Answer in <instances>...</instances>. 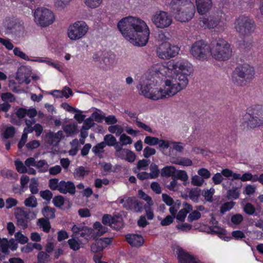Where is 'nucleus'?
I'll list each match as a JSON object with an SVG mask.
<instances>
[{"label":"nucleus","mask_w":263,"mask_h":263,"mask_svg":"<svg viewBox=\"0 0 263 263\" xmlns=\"http://www.w3.org/2000/svg\"><path fill=\"white\" fill-rule=\"evenodd\" d=\"M175 74L172 80L166 79L165 81L164 89L157 87L154 81L151 80L143 84H140V93L153 100L175 95L186 87L189 82L187 76L190 74L185 72H177Z\"/></svg>","instance_id":"1"},{"label":"nucleus","mask_w":263,"mask_h":263,"mask_svg":"<svg viewBox=\"0 0 263 263\" xmlns=\"http://www.w3.org/2000/svg\"><path fill=\"white\" fill-rule=\"evenodd\" d=\"M117 27L123 36L133 45L143 46L147 43L149 30L143 21L128 16L122 18L118 22Z\"/></svg>","instance_id":"2"},{"label":"nucleus","mask_w":263,"mask_h":263,"mask_svg":"<svg viewBox=\"0 0 263 263\" xmlns=\"http://www.w3.org/2000/svg\"><path fill=\"white\" fill-rule=\"evenodd\" d=\"M170 8L175 18L181 22H189L195 13V6L190 0H172Z\"/></svg>","instance_id":"3"},{"label":"nucleus","mask_w":263,"mask_h":263,"mask_svg":"<svg viewBox=\"0 0 263 263\" xmlns=\"http://www.w3.org/2000/svg\"><path fill=\"white\" fill-rule=\"evenodd\" d=\"M242 124L250 128L263 125V105H256L247 108Z\"/></svg>","instance_id":"4"},{"label":"nucleus","mask_w":263,"mask_h":263,"mask_svg":"<svg viewBox=\"0 0 263 263\" xmlns=\"http://www.w3.org/2000/svg\"><path fill=\"white\" fill-rule=\"evenodd\" d=\"M255 70L248 64L238 65L233 71L232 81L234 84L242 86L250 82L254 78Z\"/></svg>","instance_id":"5"},{"label":"nucleus","mask_w":263,"mask_h":263,"mask_svg":"<svg viewBox=\"0 0 263 263\" xmlns=\"http://www.w3.org/2000/svg\"><path fill=\"white\" fill-rule=\"evenodd\" d=\"M210 52L213 58L218 61H227L232 55L230 45L223 39L219 38L216 41L215 44L212 43Z\"/></svg>","instance_id":"6"},{"label":"nucleus","mask_w":263,"mask_h":263,"mask_svg":"<svg viewBox=\"0 0 263 263\" xmlns=\"http://www.w3.org/2000/svg\"><path fill=\"white\" fill-rule=\"evenodd\" d=\"M234 28L236 31L242 37L251 35L255 28L254 20L245 15H241L235 19Z\"/></svg>","instance_id":"7"},{"label":"nucleus","mask_w":263,"mask_h":263,"mask_svg":"<svg viewBox=\"0 0 263 263\" xmlns=\"http://www.w3.org/2000/svg\"><path fill=\"white\" fill-rule=\"evenodd\" d=\"M34 17L36 24L42 27L52 24L55 18L53 13L45 8H37L35 10Z\"/></svg>","instance_id":"8"},{"label":"nucleus","mask_w":263,"mask_h":263,"mask_svg":"<svg viewBox=\"0 0 263 263\" xmlns=\"http://www.w3.org/2000/svg\"><path fill=\"white\" fill-rule=\"evenodd\" d=\"M88 26L84 21H77L71 25L68 29V36L71 40L82 38L87 32Z\"/></svg>","instance_id":"9"},{"label":"nucleus","mask_w":263,"mask_h":263,"mask_svg":"<svg viewBox=\"0 0 263 263\" xmlns=\"http://www.w3.org/2000/svg\"><path fill=\"white\" fill-rule=\"evenodd\" d=\"M179 51L178 46L172 45L169 42L161 44L157 49L158 57L163 60L169 59L175 57Z\"/></svg>","instance_id":"10"},{"label":"nucleus","mask_w":263,"mask_h":263,"mask_svg":"<svg viewBox=\"0 0 263 263\" xmlns=\"http://www.w3.org/2000/svg\"><path fill=\"white\" fill-rule=\"evenodd\" d=\"M209 45L203 40L196 41L194 43L191 49V53L196 58L201 60L206 58L209 52Z\"/></svg>","instance_id":"11"},{"label":"nucleus","mask_w":263,"mask_h":263,"mask_svg":"<svg viewBox=\"0 0 263 263\" xmlns=\"http://www.w3.org/2000/svg\"><path fill=\"white\" fill-rule=\"evenodd\" d=\"M152 20L154 25L159 28L168 27L172 22V17L167 12L163 11H157L152 16Z\"/></svg>","instance_id":"12"},{"label":"nucleus","mask_w":263,"mask_h":263,"mask_svg":"<svg viewBox=\"0 0 263 263\" xmlns=\"http://www.w3.org/2000/svg\"><path fill=\"white\" fill-rule=\"evenodd\" d=\"M176 252L179 263H200L199 260L179 246L176 247Z\"/></svg>","instance_id":"13"},{"label":"nucleus","mask_w":263,"mask_h":263,"mask_svg":"<svg viewBox=\"0 0 263 263\" xmlns=\"http://www.w3.org/2000/svg\"><path fill=\"white\" fill-rule=\"evenodd\" d=\"M143 202L139 201L133 197H127L123 208L127 211H132L134 212H140L143 209Z\"/></svg>","instance_id":"14"},{"label":"nucleus","mask_w":263,"mask_h":263,"mask_svg":"<svg viewBox=\"0 0 263 263\" xmlns=\"http://www.w3.org/2000/svg\"><path fill=\"white\" fill-rule=\"evenodd\" d=\"M29 216V212L20 209L15 214L17 225L23 230L26 229L28 226Z\"/></svg>","instance_id":"15"},{"label":"nucleus","mask_w":263,"mask_h":263,"mask_svg":"<svg viewBox=\"0 0 263 263\" xmlns=\"http://www.w3.org/2000/svg\"><path fill=\"white\" fill-rule=\"evenodd\" d=\"M126 241L132 247L140 248L142 247L144 242L143 237L137 234H128L125 235Z\"/></svg>","instance_id":"16"},{"label":"nucleus","mask_w":263,"mask_h":263,"mask_svg":"<svg viewBox=\"0 0 263 263\" xmlns=\"http://www.w3.org/2000/svg\"><path fill=\"white\" fill-rule=\"evenodd\" d=\"M220 18L218 16H209L203 17L200 21V25L202 27L209 29H213L216 27L219 23Z\"/></svg>","instance_id":"17"},{"label":"nucleus","mask_w":263,"mask_h":263,"mask_svg":"<svg viewBox=\"0 0 263 263\" xmlns=\"http://www.w3.org/2000/svg\"><path fill=\"white\" fill-rule=\"evenodd\" d=\"M59 191L62 194L69 193L73 195L76 193V187L73 182L62 180L59 182Z\"/></svg>","instance_id":"18"},{"label":"nucleus","mask_w":263,"mask_h":263,"mask_svg":"<svg viewBox=\"0 0 263 263\" xmlns=\"http://www.w3.org/2000/svg\"><path fill=\"white\" fill-rule=\"evenodd\" d=\"M197 12L201 15L207 13L212 8V0H196Z\"/></svg>","instance_id":"19"},{"label":"nucleus","mask_w":263,"mask_h":263,"mask_svg":"<svg viewBox=\"0 0 263 263\" xmlns=\"http://www.w3.org/2000/svg\"><path fill=\"white\" fill-rule=\"evenodd\" d=\"M191 65L186 60L177 59V70L178 69L180 72L186 71V73L191 74L192 70Z\"/></svg>","instance_id":"20"},{"label":"nucleus","mask_w":263,"mask_h":263,"mask_svg":"<svg viewBox=\"0 0 263 263\" xmlns=\"http://www.w3.org/2000/svg\"><path fill=\"white\" fill-rule=\"evenodd\" d=\"M89 173V171L88 170H86L84 166H80L74 170L73 176L77 180H82Z\"/></svg>","instance_id":"21"},{"label":"nucleus","mask_w":263,"mask_h":263,"mask_svg":"<svg viewBox=\"0 0 263 263\" xmlns=\"http://www.w3.org/2000/svg\"><path fill=\"white\" fill-rule=\"evenodd\" d=\"M36 224L42 228L43 232L45 233H49L51 229V224L49 219L44 218H39L36 222Z\"/></svg>","instance_id":"22"},{"label":"nucleus","mask_w":263,"mask_h":263,"mask_svg":"<svg viewBox=\"0 0 263 263\" xmlns=\"http://www.w3.org/2000/svg\"><path fill=\"white\" fill-rule=\"evenodd\" d=\"M112 218L114 219L111 221V228L116 230H119L123 227V219L121 216L115 215Z\"/></svg>","instance_id":"23"},{"label":"nucleus","mask_w":263,"mask_h":263,"mask_svg":"<svg viewBox=\"0 0 263 263\" xmlns=\"http://www.w3.org/2000/svg\"><path fill=\"white\" fill-rule=\"evenodd\" d=\"M55 209L49 206L46 205L42 210V214L46 219H53L55 218Z\"/></svg>","instance_id":"24"},{"label":"nucleus","mask_w":263,"mask_h":263,"mask_svg":"<svg viewBox=\"0 0 263 263\" xmlns=\"http://www.w3.org/2000/svg\"><path fill=\"white\" fill-rule=\"evenodd\" d=\"M201 192V189L198 187L193 188L189 193V197L194 202L197 203L198 202Z\"/></svg>","instance_id":"25"},{"label":"nucleus","mask_w":263,"mask_h":263,"mask_svg":"<svg viewBox=\"0 0 263 263\" xmlns=\"http://www.w3.org/2000/svg\"><path fill=\"white\" fill-rule=\"evenodd\" d=\"M221 173L223 176L231 180H238V178L239 177L238 173H233L232 170L229 168L222 170Z\"/></svg>","instance_id":"26"},{"label":"nucleus","mask_w":263,"mask_h":263,"mask_svg":"<svg viewBox=\"0 0 263 263\" xmlns=\"http://www.w3.org/2000/svg\"><path fill=\"white\" fill-rule=\"evenodd\" d=\"M150 179H155L158 177L160 173L158 166L155 163H152L149 166Z\"/></svg>","instance_id":"27"},{"label":"nucleus","mask_w":263,"mask_h":263,"mask_svg":"<svg viewBox=\"0 0 263 263\" xmlns=\"http://www.w3.org/2000/svg\"><path fill=\"white\" fill-rule=\"evenodd\" d=\"M93 228L97 230L96 234L97 236H101L108 231V228L103 226L99 221L95 222L93 224Z\"/></svg>","instance_id":"28"},{"label":"nucleus","mask_w":263,"mask_h":263,"mask_svg":"<svg viewBox=\"0 0 263 263\" xmlns=\"http://www.w3.org/2000/svg\"><path fill=\"white\" fill-rule=\"evenodd\" d=\"M175 168L172 166H166L161 169V175L162 177H170L173 176L175 172Z\"/></svg>","instance_id":"29"},{"label":"nucleus","mask_w":263,"mask_h":263,"mask_svg":"<svg viewBox=\"0 0 263 263\" xmlns=\"http://www.w3.org/2000/svg\"><path fill=\"white\" fill-rule=\"evenodd\" d=\"M35 167L41 169L39 171V172L45 173L48 171L49 165L45 160H40L35 162Z\"/></svg>","instance_id":"30"},{"label":"nucleus","mask_w":263,"mask_h":263,"mask_svg":"<svg viewBox=\"0 0 263 263\" xmlns=\"http://www.w3.org/2000/svg\"><path fill=\"white\" fill-rule=\"evenodd\" d=\"M105 248L102 239L97 240L95 243L91 246V250L93 252H99L102 251Z\"/></svg>","instance_id":"31"},{"label":"nucleus","mask_w":263,"mask_h":263,"mask_svg":"<svg viewBox=\"0 0 263 263\" xmlns=\"http://www.w3.org/2000/svg\"><path fill=\"white\" fill-rule=\"evenodd\" d=\"M52 202L55 206L61 209H65V208H62L65 203L64 198L62 196L58 195L54 196L53 198Z\"/></svg>","instance_id":"32"},{"label":"nucleus","mask_w":263,"mask_h":263,"mask_svg":"<svg viewBox=\"0 0 263 263\" xmlns=\"http://www.w3.org/2000/svg\"><path fill=\"white\" fill-rule=\"evenodd\" d=\"M10 245L7 238H3V241L0 243V251L5 255H9L10 251L9 250Z\"/></svg>","instance_id":"33"},{"label":"nucleus","mask_w":263,"mask_h":263,"mask_svg":"<svg viewBox=\"0 0 263 263\" xmlns=\"http://www.w3.org/2000/svg\"><path fill=\"white\" fill-rule=\"evenodd\" d=\"M239 192L237 187H233L227 191V197L229 199H237L239 197Z\"/></svg>","instance_id":"34"},{"label":"nucleus","mask_w":263,"mask_h":263,"mask_svg":"<svg viewBox=\"0 0 263 263\" xmlns=\"http://www.w3.org/2000/svg\"><path fill=\"white\" fill-rule=\"evenodd\" d=\"M175 164L184 166H190L192 165L193 162L189 158L182 157L180 159H177Z\"/></svg>","instance_id":"35"},{"label":"nucleus","mask_w":263,"mask_h":263,"mask_svg":"<svg viewBox=\"0 0 263 263\" xmlns=\"http://www.w3.org/2000/svg\"><path fill=\"white\" fill-rule=\"evenodd\" d=\"M24 203L26 206L31 208H35L37 205L36 198L33 195L26 198L25 200Z\"/></svg>","instance_id":"36"},{"label":"nucleus","mask_w":263,"mask_h":263,"mask_svg":"<svg viewBox=\"0 0 263 263\" xmlns=\"http://www.w3.org/2000/svg\"><path fill=\"white\" fill-rule=\"evenodd\" d=\"M13 53L15 56L19 57L21 59H23L25 61H31L28 56L26 53L21 51V49L19 47H16L14 48Z\"/></svg>","instance_id":"37"},{"label":"nucleus","mask_w":263,"mask_h":263,"mask_svg":"<svg viewBox=\"0 0 263 263\" xmlns=\"http://www.w3.org/2000/svg\"><path fill=\"white\" fill-rule=\"evenodd\" d=\"M104 142H105V146H113L116 144L117 140L116 138L111 134L106 135L104 138Z\"/></svg>","instance_id":"38"},{"label":"nucleus","mask_w":263,"mask_h":263,"mask_svg":"<svg viewBox=\"0 0 263 263\" xmlns=\"http://www.w3.org/2000/svg\"><path fill=\"white\" fill-rule=\"evenodd\" d=\"M235 205L233 201H229L224 202L222 204L220 209V212L222 214H224L226 212L232 209Z\"/></svg>","instance_id":"39"},{"label":"nucleus","mask_w":263,"mask_h":263,"mask_svg":"<svg viewBox=\"0 0 263 263\" xmlns=\"http://www.w3.org/2000/svg\"><path fill=\"white\" fill-rule=\"evenodd\" d=\"M164 67H166L171 72H173L174 74L176 73V72L178 71V70H177V59L169 61L166 63Z\"/></svg>","instance_id":"40"},{"label":"nucleus","mask_w":263,"mask_h":263,"mask_svg":"<svg viewBox=\"0 0 263 263\" xmlns=\"http://www.w3.org/2000/svg\"><path fill=\"white\" fill-rule=\"evenodd\" d=\"M46 139L48 143L53 144L59 142L58 137L54 134V133L50 132L46 134Z\"/></svg>","instance_id":"41"},{"label":"nucleus","mask_w":263,"mask_h":263,"mask_svg":"<svg viewBox=\"0 0 263 263\" xmlns=\"http://www.w3.org/2000/svg\"><path fill=\"white\" fill-rule=\"evenodd\" d=\"M49 257V255L46 252L41 251L37 255V263H47Z\"/></svg>","instance_id":"42"},{"label":"nucleus","mask_w":263,"mask_h":263,"mask_svg":"<svg viewBox=\"0 0 263 263\" xmlns=\"http://www.w3.org/2000/svg\"><path fill=\"white\" fill-rule=\"evenodd\" d=\"M103 0H84L85 4L89 8H96L102 3Z\"/></svg>","instance_id":"43"},{"label":"nucleus","mask_w":263,"mask_h":263,"mask_svg":"<svg viewBox=\"0 0 263 263\" xmlns=\"http://www.w3.org/2000/svg\"><path fill=\"white\" fill-rule=\"evenodd\" d=\"M29 189L32 194H36L38 193V182L36 178H33L31 179Z\"/></svg>","instance_id":"44"},{"label":"nucleus","mask_w":263,"mask_h":263,"mask_svg":"<svg viewBox=\"0 0 263 263\" xmlns=\"http://www.w3.org/2000/svg\"><path fill=\"white\" fill-rule=\"evenodd\" d=\"M144 142L145 144L151 145L154 146L156 145L159 143V139L157 137H154L151 136H146Z\"/></svg>","instance_id":"45"},{"label":"nucleus","mask_w":263,"mask_h":263,"mask_svg":"<svg viewBox=\"0 0 263 263\" xmlns=\"http://www.w3.org/2000/svg\"><path fill=\"white\" fill-rule=\"evenodd\" d=\"M64 131L67 135H71L76 133L77 131V125L76 124H69L64 127Z\"/></svg>","instance_id":"46"},{"label":"nucleus","mask_w":263,"mask_h":263,"mask_svg":"<svg viewBox=\"0 0 263 263\" xmlns=\"http://www.w3.org/2000/svg\"><path fill=\"white\" fill-rule=\"evenodd\" d=\"M150 163V160L148 159H142L138 161L137 167L139 170H146Z\"/></svg>","instance_id":"47"},{"label":"nucleus","mask_w":263,"mask_h":263,"mask_svg":"<svg viewBox=\"0 0 263 263\" xmlns=\"http://www.w3.org/2000/svg\"><path fill=\"white\" fill-rule=\"evenodd\" d=\"M243 211L249 215H253L256 210L254 206L251 203H247L243 207Z\"/></svg>","instance_id":"48"},{"label":"nucleus","mask_w":263,"mask_h":263,"mask_svg":"<svg viewBox=\"0 0 263 263\" xmlns=\"http://www.w3.org/2000/svg\"><path fill=\"white\" fill-rule=\"evenodd\" d=\"M41 197L44 200L49 202L52 198L53 194L52 192L49 190L44 191H41L40 192Z\"/></svg>","instance_id":"49"},{"label":"nucleus","mask_w":263,"mask_h":263,"mask_svg":"<svg viewBox=\"0 0 263 263\" xmlns=\"http://www.w3.org/2000/svg\"><path fill=\"white\" fill-rule=\"evenodd\" d=\"M15 133V128L12 126H10L6 128V129H5L4 133V137L5 139L12 138L14 136Z\"/></svg>","instance_id":"50"},{"label":"nucleus","mask_w":263,"mask_h":263,"mask_svg":"<svg viewBox=\"0 0 263 263\" xmlns=\"http://www.w3.org/2000/svg\"><path fill=\"white\" fill-rule=\"evenodd\" d=\"M14 164L16 167V171L21 174L27 173V168L24 165L23 163L20 161L16 160L14 162Z\"/></svg>","instance_id":"51"},{"label":"nucleus","mask_w":263,"mask_h":263,"mask_svg":"<svg viewBox=\"0 0 263 263\" xmlns=\"http://www.w3.org/2000/svg\"><path fill=\"white\" fill-rule=\"evenodd\" d=\"M1 98L2 100L5 102H7V101H9L10 102H14L16 100L14 95L11 92H6L3 93Z\"/></svg>","instance_id":"52"},{"label":"nucleus","mask_w":263,"mask_h":263,"mask_svg":"<svg viewBox=\"0 0 263 263\" xmlns=\"http://www.w3.org/2000/svg\"><path fill=\"white\" fill-rule=\"evenodd\" d=\"M67 242L70 248L73 251H77L80 248V243L74 238L69 239Z\"/></svg>","instance_id":"53"},{"label":"nucleus","mask_w":263,"mask_h":263,"mask_svg":"<svg viewBox=\"0 0 263 263\" xmlns=\"http://www.w3.org/2000/svg\"><path fill=\"white\" fill-rule=\"evenodd\" d=\"M15 238L21 244H25L28 240L27 237L23 235L21 232H16L15 234Z\"/></svg>","instance_id":"54"},{"label":"nucleus","mask_w":263,"mask_h":263,"mask_svg":"<svg viewBox=\"0 0 263 263\" xmlns=\"http://www.w3.org/2000/svg\"><path fill=\"white\" fill-rule=\"evenodd\" d=\"M204 182V180L201 177L198 175H195L192 177L191 183L194 186H201Z\"/></svg>","instance_id":"55"},{"label":"nucleus","mask_w":263,"mask_h":263,"mask_svg":"<svg viewBox=\"0 0 263 263\" xmlns=\"http://www.w3.org/2000/svg\"><path fill=\"white\" fill-rule=\"evenodd\" d=\"M201 213L197 210L193 211L188 216L187 220L189 222H192L199 219L201 217Z\"/></svg>","instance_id":"56"},{"label":"nucleus","mask_w":263,"mask_h":263,"mask_svg":"<svg viewBox=\"0 0 263 263\" xmlns=\"http://www.w3.org/2000/svg\"><path fill=\"white\" fill-rule=\"evenodd\" d=\"M59 180L57 178H52L50 179L49 180V188L52 190H58L59 191Z\"/></svg>","instance_id":"57"},{"label":"nucleus","mask_w":263,"mask_h":263,"mask_svg":"<svg viewBox=\"0 0 263 263\" xmlns=\"http://www.w3.org/2000/svg\"><path fill=\"white\" fill-rule=\"evenodd\" d=\"M198 174L203 179H206L210 177L211 173L206 168H201L198 171Z\"/></svg>","instance_id":"58"},{"label":"nucleus","mask_w":263,"mask_h":263,"mask_svg":"<svg viewBox=\"0 0 263 263\" xmlns=\"http://www.w3.org/2000/svg\"><path fill=\"white\" fill-rule=\"evenodd\" d=\"M105 147V142H102L94 146L92 149V151L95 154H98L101 152H103V149Z\"/></svg>","instance_id":"59"},{"label":"nucleus","mask_w":263,"mask_h":263,"mask_svg":"<svg viewBox=\"0 0 263 263\" xmlns=\"http://www.w3.org/2000/svg\"><path fill=\"white\" fill-rule=\"evenodd\" d=\"M156 153L155 149L150 147L149 146H146L144 148L143 150V156L148 158L151 156L154 155Z\"/></svg>","instance_id":"60"},{"label":"nucleus","mask_w":263,"mask_h":263,"mask_svg":"<svg viewBox=\"0 0 263 263\" xmlns=\"http://www.w3.org/2000/svg\"><path fill=\"white\" fill-rule=\"evenodd\" d=\"M113 216L110 214H104L102 217V222L105 226L111 227V221L114 219L112 218Z\"/></svg>","instance_id":"61"},{"label":"nucleus","mask_w":263,"mask_h":263,"mask_svg":"<svg viewBox=\"0 0 263 263\" xmlns=\"http://www.w3.org/2000/svg\"><path fill=\"white\" fill-rule=\"evenodd\" d=\"M136 158V154L133 151L128 149L126 153V156L125 157L124 160L130 163H133L135 161Z\"/></svg>","instance_id":"62"},{"label":"nucleus","mask_w":263,"mask_h":263,"mask_svg":"<svg viewBox=\"0 0 263 263\" xmlns=\"http://www.w3.org/2000/svg\"><path fill=\"white\" fill-rule=\"evenodd\" d=\"M212 179L215 185H218L222 182L224 178L221 173H216L213 176Z\"/></svg>","instance_id":"63"},{"label":"nucleus","mask_w":263,"mask_h":263,"mask_svg":"<svg viewBox=\"0 0 263 263\" xmlns=\"http://www.w3.org/2000/svg\"><path fill=\"white\" fill-rule=\"evenodd\" d=\"M120 141L123 145L130 144L133 142L132 138L125 134H123L120 136Z\"/></svg>","instance_id":"64"}]
</instances>
